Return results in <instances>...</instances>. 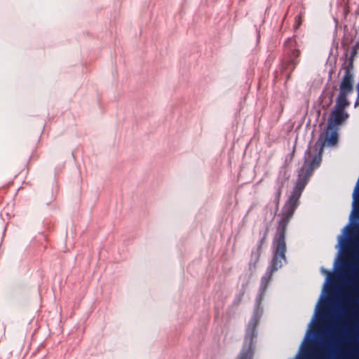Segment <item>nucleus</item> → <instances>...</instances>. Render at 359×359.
Listing matches in <instances>:
<instances>
[{
  "mask_svg": "<svg viewBox=\"0 0 359 359\" xmlns=\"http://www.w3.org/2000/svg\"><path fill=\"white\" fill-rule=\"evenodd\" d=\"M338 127L332 126L326 128L324 133L321 134L318 141L312 147H309L305 153V161L293 189L291 196L285 202V204L292 205L297 208L299 205V199L304 189L309 178L312 175L314 169L318 168L322 161V154L325 146L333 147L337 145L339 139Z\"/></svg>",
  "mask_w": 359,
  "mask_h": 359,
  "instance_id": "f257e3e1",
  "label": "nucleus"
},
{
  "mask_svg": "<svg viewBox=\"0 0 359 359\" xmlns=\"http://www.w3.org/2000/svg\"><path fill=\"white\" fill-rule=\"evenodd\" d=\"M295 210L296 208L292 207V205L285 203L282 212L279 215L280 219L272 242L273 257L269 266L261 279L259 294L257 299L258 304H259L263 298L268 285L272 279L273 273L281 268L283 263L286 262V230Z\"/></svg>",
  "mask_w": 359,
  "mask_h": 359,
  "instance_id": "f03ea898",
  "label": "nucleus"
},
{
  "mask_svg": "<svg viewBox=\"0 0 359 359\" xmlns=\"http://www.w3.org/2000/svg\"><path fill=\"white\" fill-rule=\"evenodd\" d=\"M347 84L345 83H339V94L336 99V103L328 118L329 128H332V126L339 128L349 118V114L346 109L350 106L351 102L348 96L353 93V86Z\"/></svg>",
  "mask_w": 359,
  "mask_h": 359,
  "instance_id": "7ed1b4c3",
  "label": "nucleus"
},
{
  "mask_svg": "<svg viewBox=\"0 0 359 359\" xmlns=\"http://www.w3.org/2000/svg\"><path fill=\"white\" fill-rule=\"evenodd\" d=\"M259 323V316L257 311L249 320L244 337L242 350L236 359H252L254 344L257 336V327Z\"/></svg>",
  "mask_w": 359,
  "mask_h": 359,
  "instance_id": "20e7f679",
  "label": "nucleus"
},
{
  "mask_svg": "<svg viewBox=\"0 0 359 359\" xmlns=\"http://www.w3.org/2000/svg\"><path fill=\"white\" fill-rule=\"evenodd\" d=\"M358 50H359V43H357L352 48L350 57L342 67L344 74L340 83H348L347 85L354 86L353 60L357 55Z\"/></svg>",
  "mask_w": 359,
  "mask_h": 359,
  "instance_id": "39448f33",
  "label": "nucleus"
},
{
  "mask_svg": "<svg viewBox=\"0 0 359 359\" xmlns=\"http://www.w3.org/2000/svg\"><path fill=\"white\" fill-rule=\"evenodd\" d=\"M294 41L291 39H288L285 42L286 46V64L287 66L290 68L291 71H293L297 64L299 62V50L294 48Z\"/></svg>",
  "mask_w": 359,
  "mask_h": 359,
  "instance_id": "423d86ee",
  "label": "nucleus"
},
{
  "mask_svg": "<svg viewBox=\"0 0 359 359\" xmlns=\"http://www.w3.org/2000/svg\"><path fill=\"white\" fill-rule=\"evenodd\" d=\"M263 241H264V238H262V239H261L259 241L258 248L256 250V252H253V251L252 252V257H255V262H258V260L259 259V257H260V255H261V248H262V245Z\"/></svg>",
  "mask_w": 359,
  "mask_h": 359,
  "instance_id": "0eeeda50",
  "label": "nucleus"
},
{
  "mask_svg": "<svg viewBox=\"0 0 359 359\" xmlns=\"http://www.w3.org/2000/svg\"><path fill=\"white\" fill-rule=\"evenodd\" d=\"M311 357V352L306 351L303 354L302 359H310Z\"/></svg>",
  "mask_w": 359,
  "mask_h": 359,
  "instance_id": "6e6552de",
  "label": "nucleus"
},
{
  "mask_svg": "<svg viewBox=\"0 0 359 359\" xmlns=\"http://www.w3.org/2000/svg\"><path fill=\"white\" fill-rule=\"evenodd\" d=\"M296 22L297 23V28L299 26V25L301 24V16L299 15L296 17Z\"/></svg>",
  "mask_w": 359,
  "mask_h": 359,
  "instance_id": "1a4fd4ad",
  "label": "nucleus"
},
{
  "mask_svg": "<svg viewBox=\"0 0 359 359\" xmlns=\"http://www.w3.org/2000/svg\"><path fill=\"white\" fill-rule=\"evenodd\" d=\"M358 106H359V93H358V96H357L356 100L355 102V104H354L355 107H357Z\"/></svg>",
  "mask_w": 359,
  "mask_h": 359,
  "instance_id": "9d476101",
  "label": "nucleus"
},
{
  "mask_svg": "<svg viewBox=\"0 0 359 359\" xmlns=\"http://www.w3.org/2000/svg\"><path fill=\"white\" fill-rule=\"evenodd\" d=\"M280 194H281V187H279V189L278 190V193H277V201L279 200V197L280 196Z\"/></svg>",
  "mask_w": 359,
  "mask_h": 359,
  "instance_id": "9b49d317",
  "label": "nucleus"
}]
</instances>
